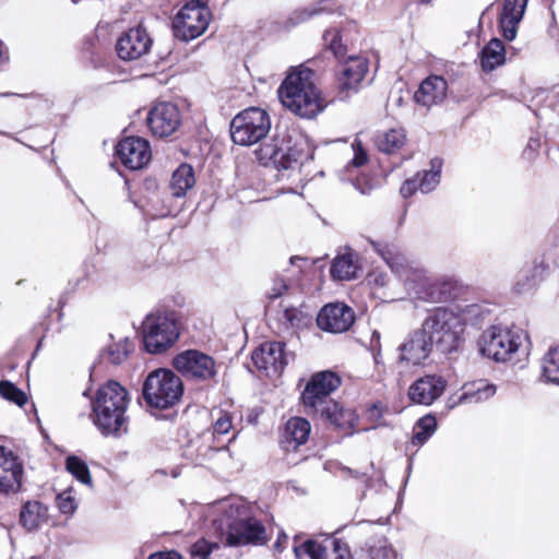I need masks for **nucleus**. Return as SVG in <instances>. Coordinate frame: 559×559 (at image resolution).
<instances>
[{
    "mask_svg": "<svg viewBox=\"0 0 559 559\" xmlns=\"http://www.w3.org/2000/svg\"><path fill=\"white\" fill-rule=\"evenodd\" d=\"M378 151L385 154H396L407 144V134L404 128H392L379 133L374 140Z\"/></svg>",
    "mask_w": 559,
    "mask_h": 559,
    "instance_id": "nucleus-30",
    "label": "nucleus"
},
{
    "mask_svg": "<svg viewBox=\"0 0 559 559\" xmlns=\"http://www.w3.org/2000/svg\"><path fill=\"white\" fill-rule=\"evenodd\" d=\"M310 433V421L305 417L293 416L278 428V445L286 454L297 453L308 442Z\"/></svg>",
    "mask_w": 559,
    "mask_h": 559,
    "instance_id": "nucleus-18",
    "label": "nucleus"
},
{
    "mask_svg": "<svg viewBox=\"0 0 559 559\" xmlns=\"http://www.w3.org/2000/svg\"><path fill=\"white\" fill-rule=\"evenodd\" d=\"M432 341L424 332L423 328L415 331L401 346V359L413 366L420 365L430 355Z\"/></svg>",
    "mask_w": 559,
    "mask_h": 559,
    "instance_id": "nucleus-23",
    "label": "nucleus"
},
{
    "mask_svg": "<svg viewBox=\"0 0 559 559\" xmlns=\"http://www.w3.org/2000/svg\"><path fill=\"white\" fill-rule=\"evenodd\" d=\"M282 155L280 156V168L290 169L295 165L302 164L312 157L310 146L305 139H296L293 141L292 136L283 133Z\"/></svg>",
    "mask_w": 559,
    "mask_h": 559,
    "instance_id": "nucleus-26",
    "label": "nucleus"
},
{
    "mask_svg": "<svg viewBox=\"0 0 559 559\" xmlns=\"http://www.w3.org/2000/svg\"><path fill=\"white\" fill-rule=\"evenodd\" d=\"M211 17L206 3H202V0H189L173 21L175 37L182 41L198 38L207 29Z\"/></svg>",
    "mask_w": 559,
    "mask_h": 559,
    "instance_id": "nucleus-9",
    "label": "nucleus"
},
{
    "mask_svg": "<svg viewBox=\"0 0 559 559\" xmlns=\"http://www.w3.org/2000/svg\"><path fill=\"white\" fill-rule=\"evenodd\" d=\"M147 559H183L182 555L175 550H164V551H156L151 554Z\"/></svg>",
    "mask_w": 559,
    "mask_h": 559,
    "instance_id": "nucleus-51",
    "label": "nucleus"
},
{
    "mask_svg": "<svg viewBox=\"0 0 559 559\" xmlns=\"http://www.w3.org/2000/svg\"><path fill=\"white\" fill-rule=\"evenodd\" d=\"M418 176L407 178L400 188V193L404 199L413 197L418 190Z\"/></svg>",
    "mask_w": 559,
    "mask_h": 559,
    "instance_id": "nucleus-50",
    "label": "nucleus"
},
{
    "mask_svg": "<svg viewBox=\"0 0 559 559\" xmlns=\"http://www.w3.org/2000/svg\"><path fill=\"white\" fill-rule=\"evenodd\" d=\"M528 0H503L499 13V26L502 36L507 40H513L516 36L518 25L522 20Z\"/></svg>",
    "mask_w": 559,
    "mask_h": 559,
    "instance_id": "nucleus-25",
    "label": "nucleus"
},
{
    "mask_svg": "<svg viewBox=\"0 0 559 559\" xmlns=\"http://www.w3.org/2000/svg\"><path fill=\"white\" fill-rule=\"evenodd\" d=\"M56 506L60 513L64 515H72L78 508L75 499L71 496V492L67 490L57 495Z\"/></svg>",
    "mask_w": 559,
    "mask_h": 559,
    "instance_id": "nucleus-45",
    "label": "nucleus"
},
{
    "mask_svg": "<svg viewBox=\"0 0 559 559\" xmlns=\"http://www.w3.org/2000/svg\"><path fill=\"white\" fill-rule=\"evenodd\" d=\"M153 39L142 25L130 27L117 39L115 49L117 56L123 61H135L147 55L152 48Z\"/></svg>",
    "mask_w": 559,
    "mask_h": 559,
    "instance_id": "nucleus-15",
    "label": "nucleus"
},
{
    "mask_svg": "<svg viewBox=\"0 0 559 559\" xmlns=\"http://www.w3.org/2000/svg\"><path fill=\"white\" fill-rule=\"evenodd\" d=\"M547 271L548 264L544 260L535 262L530 270H522L521 278L514 285L515 292L521 294L535 287L544 278Z\"/></svg>",
    "mask_w": 559,
    "mask_h": 559,
    "instance_id": "nucleus-35",
    "label": "nucleus"
},
{
    "mask_svg": "<svg viewBox=\"0 0 559 559\" xmlns=\"http://www.w3.org/2000/svg\"><path fill=\"white\" fill-rule=\"evenodd\" d=\"M437 428V420L433 416L421 417L415 425L412 444L415 447L423 445L435 432Z\"/></svg>",
    "mask_w": 559,
    "mask_h": 559,
    "instance_id": "nucleus-41",
    "label": "nucleus"
},
{
    "mask_svg": "<svg viewBox=\"0 0 559 559\" xmlns=\"http://www.w3.org/2000/svg\"><path fill=\"white\" fill-rule=\"evenodd\" d=\"M271 130V118L260 107H248L238 112L230 122V136L235 144L251 146L264 139Z\"/></svg>",
    "mask_w": 559,
    "mask_h": 559,
    "instance_id": "nucleus-6",
    "label": "nucleus"
},
{
    "mask_svg": "<svg viewBox=\"0 0 559 559\" xmlns=\"http://www.w3.org/2000/svg\"><path fill=\"white\" fill-rule=\"evenodd\" d=\"M354 148V157L350 160V165L354 167H361L368 163V154L366 150L364 148L362 144L359 141H356L353 144Z\"/></svg>",
    "mask_w": 559,
    "mask_h": 559,
    "instance_id": "nucleus-49",
    "label": "nucleus"
},
{
    "mask_svg": "<svg viewBox=\"0 0 559 559\" xmlns=\"http://www.w3.org/2000/svg\"><path fill=\"white\" fill-rule=\"evenodd\" d=\"M329 547L322 545L316 539H307L300 545L294 546L296 559H302L305 556L310 559H329Z\"/></svg>",
    "mask_w": 559,
    "mask_h": 559,
    "instance_id": "nucleus-39",
    "label": "nucleus"
},
{
    "mask_svg": "<svg viewBox=\"0 0 559 559\" xmlns=\"http://www.w3.org/2000/svg\"><path fill=\"white\" fill-rule=\"evenodd\" d=\"M385 406L381 402L373 403L370 407H368L367 413L370 418L374 420H379L382 418Z\"/></svg>",
    "mask_w": 559,
    "mask_h": 559,
    "instance_id": "nucleus-52",
    "label": "nucleus"
},
{
    "mask_svg": "<svg viewBox=\"0 0 559 559\" xmlns=\"http://www.w3.org/2000/svg\"><path fill=\"white\" fill-rule=\"evenodd\" d=\"M369 243L372 250L385 261L393 272L403 274L407 271V259L394 241L369 240Z\"/></svg>",
    "mask_w": 559,
    "mask_h": 559,
    "instance_id": "nucleus-28",
    "label": "nucleus"
},
{
    "mask_svg": "<svg viewBox=\"0 0 559 559\" xmlns=\"http://www.w3.org/2000/svg\"><path fill=\"white\" fill-rule=\"evenodd\" d=\"M464 317L449 308L433 309L423 323V330L442 353L457 349L465 330Z\"/></svg>",
    "mask_w": 559,
    "mask_h": 559,
    "instance_id": "nucleus-4",
    "label": "nucleus"
},
{
    "mask_svg": "<svg viewBox=\"0 0 559 559\" xmlns=\"http://www.w3.org/2000/svg\"><path fill=\"white\" fill-rule=\"evenodd\" d=\"M467 293V286L455 277H440L427 284L426 299L433 302H445L462 298Z\"/></svg>",
    "mask_w": 559,
    "mask_h": 559,
    "instance_id": "nucleus-22",
    "label": "nucleus"
},
{
    "mask_svg": "<svg viewBox=\"0 0 559 559\" xmlns=\"http://www.w3.org/2000/svg\"><path fill=\"white\" fill-rule=\"evenodd\" d=\"M66 469L68 473H70L78 481L82 483L83 485L92 487L93 480L92 475L90 472V468L86 464V462L76 456V455H69L66 457Z\"/></svg>",
    "mask_w": 559,
    "mask_h": 559,
    "instance_id": "nucleus-38",
    "label": "nucleus"
},
{
    "mask_svg": "<svg viewBox=\"0 0 559 559\" xmlns=\"http://www.w3.org/2000/svg\"><path fill=\"white\" fill-rule=\"evenodd\" d=\"M497 388L485 379L467 382L462 386L461 403H480L496 394Z\"/></svg>",
    "mask_w": 559,
    "mask_h": 559,
    "instance_id": "nucleus-31",
    "label": "nucleus"
},
{
    "mask_svg": "<svg viewBox=\"0 0 559 559\" xmlns=\"http://www.w3.org/2000/svg\"><path fill=\"white\" fill-rule=\"evenodd\" d=\"M115 153L120 163L130 170H139L152 159L150 142L141 136H126L117 145Z\"/></svg>",
    "mask_w": 559,
    "mask_h": 559,
    "instance_id": "nucleus-17",
    "label": "nucleus"
},
{
    "mask_svg": "<svg viewBox=\"0 0 559 559\" xmlns=\"http://www.w3.org/2000/svg\"><path fill=\"white\" fill-rule=\"evenodd\" d=\"M233 427V417L227 411L221 409L218 413V417L213 424V432L214 435H226L230 431Z\"/></svg>",
    "mask_w": 559,
    "mask_h": 559,
    "instance_id": "nucleus-46",
    "label": "nucleus"
},
{
    "mask_svg": "<svg viewBox=\"0 0 559 559\" xmlns=\"http://www.w3.org/2000/svg\"><path fill=\"white\" fill-rule=\"evenodd\" d=\"M146 124L153 136L168 138L181 126V112L171 102H158L148 110Z\"/></svg>",
    "mask_w": 559,
    "mask_h": 559,
    "instance_id": "nucleus-14",
    "label": "nucleus"
},
{
    "mask_svg": "<svg viewBox=\"0 0 559 559\" xmlns=\"http://www.w3.org/2000/svg\"><path fill=\"white\" fill-rule=\"evenodd\" d=\"M283 318L289 328H300L305 321L304 312L295 307L286 308Z\"/></svg>",
    "mask_w": 559,
    "mask_h": 559,
    "instance_id": "nucleus-47",
    "label": "nucleus"
},
{
    "mask_svg": "<svg viewBox=\"0 0 559 559\" xmlns=\"http://www.w3.org/2000/svg\"><path fill=\"white\" fill-rule=\"evenodd\" d=\"M448 82L441 75H429L419 85L414 94L416 104L430 108L439 105L447 97Z\"/></svg>",
    "mask_w": 559,
    "mask_h": 559,
    "instance_id": "nucleus-24",
    "label": "nucleus"
},
{
    "mask_svg": "<svg viewBox=\"0 0 559 559\" xmlns=\"http://www.w3.org/2000/svg\"><path fill=\"white\" fill-rule=\"evenodd\" d=\"M358 269L357 255L354 252H346L332 261L330 274L334 280L349 281L356 277Z\"/></svg>",
    "mask_w": 559,
    "mask_h": 559,
    "instance_id": "nucleus-33",
    "label": "nucleus"
},
{
    "mask_svg": "<svg viewBox=\"0 0 559 559\" xmlns=\"http://www.w3.org/2000/svg\"><path fill=\"white\" fill-rule=\"evenodd\" d=\"M183 391V383L179 376L169 369L159 368L146 377L142 396L148 408L164 411L178 405Z\"/></svg>",
    "mask_w": 559,
    "mask_h": 559,
    "instance_id": "nucleus-5",
    "label": "nucleus"
},
{
    "mask_svg": "<svg viewBox=\"0 0 559 559\" xmlns=\"http://www.w3.org/2000/svg\"><path fill=\"white\" fill-rule=\"evenodd\" d=\"M206 2H207V0H202V3H206Z\"/></svg>",
    "mask_w": 559,
    "mask_h": 559,
    "instance_id": "nucleus-55",
    "label": "nucleus"
},
{
    "mask_svg": "<svg viewBox=\"0 0 559 559\" xmlns=\"http://www.w3.org/2000/svg\"><path fill=\"white\" fill-rule=\"evenodd\" d=\"M277 96L282 106L300 119H313L329 105L316 72L305 64L288 68Z\"/></svg>",
    "mask_w": 559,
    "mask_h": 559,
    "instance_id": "nucleus-1",
    "label": "nucleus"
},
{
    "mask_svg": "<svg viewBox=\"0 0 559 559\" xmlns=\"http://www.w3.org/2000/svg\"><path fill=\"white\" fill-rule=\"evenodd\" d=\"M283 133H275L269 142L262 143L253 154L257 162L262 166H273L281 170L278 160L282 155Z\"/></svg>",
    "mask_w": 559,
    "mask_h": 559,
    "instance_id": "nucleus-29",
    "label": "nucleus"
},
{
    "mask_svg": "<svg viewBox=\"0 0 559 559\" xmlns=\"http://www.w3.org/2000/svg\"><path fill=\"white\" fill-rule=\"evenodd\" d=\"M329 548L331 549L329 559H353L348 544L342 538H333Z\"/></svg>",
    "mask_w": 559,
    "mask_h": 559,
    "instance_id": "nucleus-44",
    "label": "nucleus"
},
{
    "mask_svg": "<svg viewBox=\"0 0 559 559\" xmlns=\"http://www.w3.org/2000/svg\"><path fill=\"white\" fill-rule=\"evenodd\" d=\"M173 367L187 381L209 385L217 374L215 359L199 350L186 349L173 358Z\"/></svg>",
    "mask_w": 559,
    "mask_h": 559,
    "instance_id": "nucleus-8",
    "label": "nucleus"
},
{
    "mask_svg": "<svg viewBox=\"0 0 559 559\" xmlns=\"http://www.w3.org/2000/svg\"><path fill=\"white\" fill-rule=\"evenodd\" d=\"M542 376L559 385V346L550 347L542 359Z\"/></svg>",
    "mask_w": 559,
    "mask_h": 559,
    "instance_id": "nucleus-37",
    "label": "nucleus"
},
{
    "mask_svg": "<svg viewBox=\"0 0 559 559\" xmlns=\"http://www.w3.org/2000/svg\"><path fill=\"white\" fill-rule=\"evenodd\" d=\"M0 396L20 407L27 403V395L25 392L8 380L0 381Z\"/></svg>",
    "mask_w": 559,
    "mask_h": 559,
    "instance_id": "nucleus-42",
    "label": "nucleus"
},
{
    "mask_svg": "<svg viewBox=\"0 0 559 559\" xmlns=\"http://www.w3.org/2000/svg\"><path fill=\"white\" fill-rule=\"evenodd\" d=\"M483 71L491 72L506 61V47L501 39L492 38L479 53Z\"/></svg>",
    "mask_w": 559,
    "mask_h": 559,
    "instance_id": "nucleus-32",
    "label": "nucleus"
},
{
    "mask_svg": "<svg viewBox=\"0 0 559 559\" xmlns=\"http://www.w3.org/2000/svg\"><path fill=\"white\" fill-rule=\"evenodd\" d=\"M270 539L271 535L263 522L255 516H247L228 525L225 544L229 547L264 546Z\"/></svg>",
    "mask_w": 559,
    "mask_h": 559,
    "instance_id": "nucleus-11",
    "label": "nucleus"
},
{
    "mask_svg": "<svg viewBox=\"0 0 559 559\" xmlns=\"http://www.w3.org/2000/svg\"><path fill=\"white\" fill-rule=\"evenodd\" d=\"M368 557L369 559H396V552L386 546L371 547L368 550Z\"/></svg>",
    "mask_w": 559,
    "mask_h": 559,
    "instance_id": "nucleus-48",
    "label": "nucleus"
},
{
    "mask_svg": "<svg viewBox=\"0 0 559 559\" xmlns=\"http://www.w3.org/2000/svg\"><path fill=\"white\" fill-rule=\"evenodd\" d=\"M129 353L130 349L128 341H120L107 347L105 357L112 365H120L128 358Z\"/></svg>",
    "mask_w": 559,
    "mask_h": 559,
    "instance_id": "nucleus-43",
    "label": "nucleus"
},
{
    "mask_svg": "<svg viewBox=\"0 0 559 559\" xmlns=\"http://www.w3.org/2000/svg\"><path fill=\"white\" fill-rule=\"evenodd\" d=\"M194 183L195 178L192 166L183 163L173 173L169 185L171 194L177 198L183 197Z\"/></svg>",
    "mask_w": 559,
    "mask_h": 559,
    "instance_id": "nucleus-34",
    "label": "nucleus"
},
{
    "mask_svg": "<svg viewBox=\"0 0 559 559\" xmlns=\"http://www.w3.org/2000/svg\"><path fill=\"white\" fill-rule=\"evenodd\" d=\"M194 552L199 556L206 557L211 554L212 549L205 540H200L193 546Z\"/></svg>",
    "mask_w": 559,
    "mask_h": 559,
    "instance_id": "nucleus-53",
    "label": "nucleus"
},
{
    "mask_svg": "<svg viewBox=\"0 0 559 559\" xmlns=\"http://www.w3.org/2000/svg\"><path fill=\"white\" fill-rule=\"evenodd\" d=\"M311 417H319L323 425L334 431L338 437L353 436L358 427L359 417L356 411L346 407L343 403L331 400L326 405L317 409Z\"/></svg>",
    "mask_w": 559,
    "mask_h": 559,
    "instance_id": "nucleus-12",
    "label": "nucleus"
},
{
    "mask_svg": "<svg viewBox=\"0 0 559 559\" xmlns=\"http://www.w3.org/2000/svg\"><path fill=\"white\" fill-rule=\"evenodd\" d=\"M23 464L11 450L0 445V493H16L22 489Z\"/></svg>",
    "mask_w": 559,
    "mask_h": 559,
    "instance_id": "nucleus-19",
    "label": "nucleus"
},
{
    "mask_svg": "<svg viewBox=\"0 0 559 559\" xmlns=\"http://www.w3.org/2000/svg\"><path fill=\"white\" fill-rule=\"evenodd\" d=\"M355 321L354 309L340 301L324 305L317 316L318 328L333 334L349 331Z\"/></svg>",
    "mask_w": 559,
    "mask_h": 559,
    "instance_id": "nucleus-16",
    "label": "nucleus"
},
{
    "mask_svg": "<svg viewBox=\"0 0 559 559\" xmlns=\"http://www.w3.org/2000/svg\"><path fill=\"white\" fill-rule=\"evenodd\" d=\"M322 39L324 48L331 51L338 62H342L349 57L347 56V45L343 41V36L340 28L331 27L325 29Z\"/></svg>",
    "mask_w": 559,
    "mask_h": 559,
    "instance_id": "nucleus-36",
    "label": "nucleus"
},
{
    "mask_svg": "<svg viewBox=\"0 0 559 559\" xmlns=\"http://www.w3.org/2000/svg\"><path fill=\"white\" fill-rule=\"evenodd\" d=\"M181 316L170 309L156 310L147 314L142 323L144 349L150 354H163L179 340Z\"/></svg>",
    "mask_w": 559,
    "mask_h": 559,
    "instance_id": "nucleus-3",
    "label": "nucleus"
},
{
    "mask_svg": "<svg viewBox=\"0 0 559 559\" xmlns=\"http://www.w3.org/2000/svg\"><path fill=\"white\" fill-rule=\"evenodd\" d=\"M478 345L484 356L495 361H508L519 350L521 341L512 330L491 325L481 333Z\"/></svg>",
    "mask_w": 559,
    "mask_h": 559,
    "instance_id": "nucleus-10",
    "label": "nucleus"
},
{
    "mask_svg": "<svg viewBox=\"0 0 559 559\" xmlns=\"http://www.w3.org/2000/svg\"><path fill=\"white\" fill-rule=\"evenodd\" d=\"M285 343L265 342L251 354L253 365L266 372L281 373L287 365Z\"/></svg>",
    "mask_w": 559,
    "mask_h": 559,
    "instance_id": "nucleus-20",
    "label": "nucleus"
},
{
    "mask_svg": "<svg viewBox=\"0 0 559 559\" xmlns=\"http://www.w3.org/2000/svg\"><path fill=\"white\" fill-rule=\"evenodd\" d=\"M445 381L436 374L417 379L408 389V397L415 404L431 405L441 396L445 389Z\"/></svg>",
    "mask_w": 559,
    "mask_h": 559,
    "instance_id": "nucleus-21",
    "label": "nucleus"
},
{
    "mask_svg": "<svg viewBox=\"0 0 559 559\" xmlns=\"http://www.w3.org/2000/svg\"><path fill=\"white\" fill-rule=\"evenodd\" d=\"M288 542V537L284 532H281L277 536L276 542L274 543V549L277 552H282L286 548V544Z\"/></svg>",
    "mask_w": 559,
    "mask_h": 559,
    "instance_id": "nucleus-54",
    "label": "nucleus"
},
{
    "mask_svg": "<svg viewBox=\"0 0 559 559\" xmlns=\"http://www.w3.org/2000/svg\"><path fill=\"white\" fill-rule=\"evenodd\" d=\"M129 393L118 381L108 380L100 385L92 400V418L94 425L104 436H119L127 430L126 412Z\"/></svg>",
    "mask_w": 559,
    "mask_h": 559,
    "instance_id": "nucleus-2",
    "label": "nucleus"
},
{
    "mask_svg": "<svg viewBox=\"0 0 559 559\" xmlns=\"http://www.w3.org/2000/svg\"><path fill=\"white\" fill-rule=\"evenodd\" d=\"M431 165L432 168L430 170H424L423 173L416 174V176H418L419 191L423 193L431 192L440 182V168L442 162L440 159H432Z\"/></svg>",
    "mask_w": 559,
    "mask_h": 559,
    "instance_id": "nucleus-40",
    "label": "nucleus"
},
{
    "mask_svg": "<svg viewBox=\"0 0 559 559\" xmlns=\"http://www.w3.org/2000/svg\"><path fill=\"white\" fill-rule=\"evenodd\" d=\"M343 383L342 377L333 370L312 373L299 396V404L307 415H314L317 409L326 405Z\"/></svg>",
    "mask_w": 559,
    "mask_h": 559,
    "instance_id": "nucleus-7",
    "label": "nucleus"
},
{
    "mask_svg": "<svg viewBox=\"0 0 559 559\" xmlns=\"http://www.w3.org/2000/svg\"><path fill=\"white\" fill-rule=\"evenodd\" d=\"M342 68L335 73L337 94L341 99L357 93L369 71V60L362 56H349L342 61Z\"/></svg>",
    "mask_w": 559,
    "mask_h": 559,
    "instance_id": "nucleus-13",
    "label": "nucleus"
},
{
    "mask_svg": "<svg viewBox=\"0 0 559 559\" xmlns=\"http://www.w3.org/2000/svg\"><path fill=\"white\" fill-rule=\"evenodd\" d=\"M49 521V509L38 500L25 501L19 514V523L27 532H34L40 528Z\"/></svg>",
    "mask_w": 559,
    "mask_h": 559,
    "instance_id": "nucleus-27",
    "label": "nucleus"
}]
</instances>
